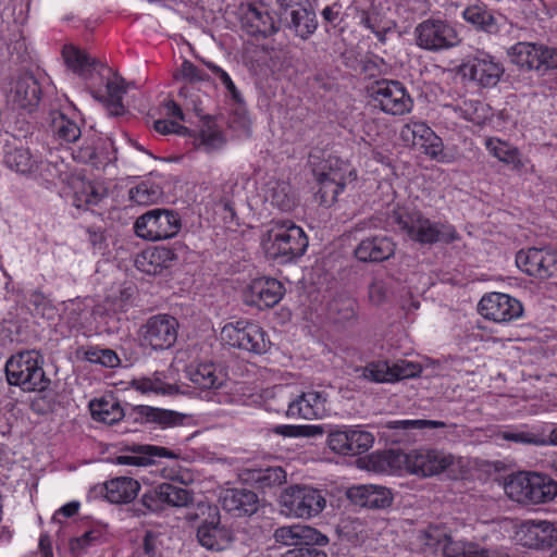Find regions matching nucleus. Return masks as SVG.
I'll return each mask as SVG.
<instances>
[{"label":"nucleus","mask_w":557,"mask_h":557,"mask_svg":"<svg viewBox=\"0 0 557 557\" xmlns=\"http://www.w3.org/2000/svg\"><path fill=\"white\" fill-rule=\"evenodd\" d=\"M386 227L421 245L453 243L459 239L456 228L441 221H432L420 210L406 206H394L386 213Z\"/></svg>","instance_id":"1"},{"label":"nucleus","mask_w":557,"mask_h":557,"mask_svg":"<svg viewBox=\"0 0 557 557\" xmlns=\"http://www.w3.org/2000/svg\"><path fill=\"white\" fill-rule=\"evenodd\" d=\"M305 231L290 220H273L261 235V247L267 258L280 264L296 261L308 248Z\"/></svg>","instance_id":"2"},{"label":"nucleus","mask_w":557,"mask_h":557,"mask_svg":"<svg viewBox=\"0 0 557 557\" xmlns=\"http://www.w3.org/2000/svg\"><path fill=\"white\" fill-rule=\"evenodd\" d=\"M42 364L44 357L37 350H24L13 355L5 362L8 383L27 392L47 389L50 380L46 376Z\"/></svg>","instance_id":"3"},{"label":"nucleus","mask_w":557,"mask_h":557,"mask_svg":"<svg viewBox=\"0 0 557 557\" xmlns=\"http://www.w3.org/2000/svg\"><path fill=\"white\" fill-rule=\"evenodd\" d=\"M505 493L517 503L543 504L557 496V482L546 474L519 472L505 483Z\"/></svg>","instance_id":"4"},{"label":"nucleus","mask_w":557,"mask_h":557,"mask_svg":"<svg viewBox=\"0 0 557 557\" xmlns=\"http://www.w3.org/2000/svg\"><path fill=\"white\" fill-rule=\"evenodd\" d=\"M416 45L430 52H441L458 47L461 37L457 28L443 18L429 17L413 30Z\"/></svg>","instance_id":"5"},{"label":"nucleus","mask_w":557,"mask_h":557,"mask_svg":"<svg viewBox=\"0 0 557 557\" xmlns=\"http://www.w3.org/2000/svg\"><path fill=\"white\" fill-rule=\"evenodd\" d=\"M280 503L288 516L310 519L322 512L326 498L322 490L309 485H293L284 491Z\"/></svg>","instance_id":"6"},{"label":"nucleus","mask_w":557,"mask_h":557,"mask_svg":"<svg viewBox=\"0 0 557 557\" xmlns=\"http://www.w3.org/2000/svg\"><path fill=\"white\" fill-rule=\"evenodd\" d=\"M181 230L180 215L168 209H152L138 216L135 234L146 240H163L175 236Z\"/></svg>","instance_id":"7"},{"label":"nucleus","mask_w":557,"mask_h":557,"mask_svg":"<svg viewBox=\"0 0 557 557\" xmlns=\"http://www.w3.org/2000/svg\"><path fill=\"white\" fill-rule=\"evenodd\" d=\"M221 338L234 348L257 355L267 352L271 344L261 326L245 320L225 324L221 330Z\"/></svg>","instance_id":"8"},{"label":"nucleus","mask_w":557,"mask_h":557,"mask_svg":"<svg viewBox=\"0 0 557 557\" xmlns=\"http://www.w3.org/2000/svg\"><path fill=\"white\" fill-rule=\"evenodd\" d=\"M508 55L513 64L528 71L557 70V47L520 41L508 49Z\"/></svg>","instance_id":"9"},{"label":"nucleus","mask_w":557,"mask_h":557,"mask_svg":"<svg viewBox=\"0 0 557 557\" xmlns=\"http://www.w3.org/2000/svg\"><path fill=\"white\" fill-rule=\"evenodd\" d=\"M370 95L374 106L387 114L403 115L412 108L411 97L398 81H377L371 86Z\"/></svg>","instance_id":"10"},{"label":"nucleus","mask_w":557,"mask_h":557,"mask_svg":"<svg viewBox=\"0 0 557 557\" xmlns=\"http://www.w3.org/2000/svg\"><path fill=\"white\" fill-rule=\"evenodd\" d=\"M460 72L478 86L491 88L498 84L505 69L494 55L476 50L463 61Z\"/></svg>","instance_id":"11"},{"label":"nucleus","mask_w":557,"mask_h":557,"mask_svg":"<svg viewBox=\"0 0 557 557\" xmlns=\"http://www.w3.org/2000/svg\"><path fill=\"white\" fill-rule=\"evenodd\" d=\"M516 264L530 276L541 280L557 276V251L547 248L531 247L516 255Z\"/></svg>","instance_id":"12"},{"label":"nucleus","mask_w":557,"mask_h":557,"mask_svg":"<svg viewBox=\"0 0 557 557\" xmlns=\"http://www.w3.org/2000/svg\"><path fill=\"white\" fill-rule=\"evenodd\" d=\"M399 137L405 146L420 149L431 159H438L443 153V141L424 122L410 120L403 125Z\"/></svg>","instance_id":"13"},{"label":"nucleus","mask_w":557,"mask_h":557,"mask_svg":"<svg viewBox=\"0 0 557 557\" xmlns=\"http://www.w3.org/2000/svg\"><path fill=\"white\" fill-rule=\"evenodd\" d=\"M178 321L169 314H157L141 326L145 345L154 350L171 348L177 339Z\"/></svg>","instance_id":"14"},{"label":"nucleus","mask_w":557,"mask_h":557,"mask_svg":"<svg viewBox=\"0 0 557 557\" xmlns=\"http://www.w3.org/2000/svg\"><path fill=\"white\" fill-rule=\"evenodd\" d=\"M329 395L324 391L308 389L287 401L285 414L290 419L315 420L327 412Z\"/></svg>","instance_id":"15"},{"label":"nucleus","mask_w":557,"mask_h":557,"mask_svg":"<svg viewBox=\"0 0 557 557\" xmlns=\"http://www.w3.org/2000/svg\"><path fill=\"white\" fill-rule=\"evenodd\" d=\"M453 456L436 449H416L404 455L406 469L417 475L438 474L453 465Z\"/></svg>","instance_id":"16"},{"label":"nucleus","mask_w":557,"mask_h":557,"mask_svg":"<svg viewBox=\"0 0 557 557\" xmlns=\"http://www.w3.org/2000/svg\"><path fill=\"white\" fill-rule=\"evenodd\" d=\"M285 294L284 285L273 277H258L245 288L243 297L248 306L268 309L276 306Z\"/></svg>","instance_id":"17"},{"label":"nucleus","mask_w":557,"mask_h":557,"mask_svg":"<svg viewBox=\"0 0 557 557\" xmlns=\"http://www.w3.org/2000/svg\"><path fill=\"white\" fill-rule=\"evenodd\" d=\"M479 312L485 319L504 323L519 318L523 312V308L518 299L507 294L491 293L483 296L480 300Z\"/></svg>","instance_id":"18"},{"label":"nucleus","mask_w":557,"mask_h":557,"mask_svg":"<svg viewBox=\"0 0 557 557\" xmlns=\"http://www.w3.org/2000/svg\"><path fill=\"white\" fill-rule=\"evenodd\" d=\"M196 537L198 543L211 552H221L231 546L234 534L226 525L221 524L220 515L216 508L208 519L200 522L197 528Z\"/></svg>","instance_id":"19"},{"label":"nucleus","mask_w":557,"mask_h":557,"mask_svg":"<svg viewBox=\"0 0 557 557\" xmlns=\"http://www.w3.org/2000/svg\"><path fill=\"white\" fill-rule=\"evenodd\" d=\"M329 171H322L318 174V182L320 185L318 194L320 195L321 203L331 206L334 203L338 195L346 186V175H351L348 166L339 160L329 161Z\"/></svg>","instance_id":"20"},{"label":"nucleus","mask_w":557,"mask_h":557,"mask_svg":"<svg viewBox=\"0 0 557 557\" xmlns=\"http://www.w3.org/2000/svg\"><path fill=\"white\" fill-rule=\"evenodd\" d=\"M273 537L276 543L285 546H324L329 543L326 535L314 528L304 524L280 527L274 531Z\"/></svg>","instance_id":"21"},{"label":"nucleus","mask_w":557,"mask_h":557,"mask_svg":"<svg viewBox=\"0 0 557 557\" xmlns=\"http://www.w3.org/2000/svg\"><path fill=\"white\" fill-rule=\"evenodd\" d=\"M519 542L530 548L550 547L557 543V523L529 520L517 532Z\"/></svg>","instance_id":"22"},{"label":"nucleus","mask_w":557,"mask_h":557,"mask_svg":"<svg viewBox=\"0 0 557 557\" xmlns=\"http://www.w3.org/2000/svg\"><path fill=\"white\" fill-rule=\"evenodd\" d=\"M347 497L355 505L369 509H385L393 503L389 488L373 484L351 486L347 491Z\"/></svg>","instance_id":"23"},{"label":"nucleus","mask_w":557,"mask_h":557,"mask_svg":"<svg viewBox=\"0 0 557 557\" xmlns=\"http://www.w3.org/2000/svg\"><path fill=\"white\" fill-rule=\"evenodd\" d=\"M242 27L251 36L268 37L278 30L274 15L264 5L250 4L242 16Z\"/></svg>","instance_id":"24"},{"label":"nucleus","mask_w":557,"mask_h":557,"mask_svg":"<svg viewBox=\"0 0 557 557\" xmlns=\"http://www.w3.org/2000/svg\"><path fill=\"white\" fill-rule=\"evenodd\" d=\"M126 450L132 455L115 457L116 465L144 467L154 462L157 458L176 459L178 457L177 453L156 445L133 444L127 446Z\"/></svg>","instance_id":"25"},{"label":"nucleus","mask_w":557,"mask_h":557,"mask_svg":"<svg viewBox=\"0 0 557 557\" xmlns=\"http://www.w3.org/2000/svg\"><path fill=\"white\" fill-rule=\"evenodd\" d=\"M220 502L223 509L237 517L252 516L259 509L258 495L248 488H227L222 492Z\"/></svg>","instance_id":"26"},{"label":"nucleus","mask_w":557,"mask_h":557,"mask_svg":"<svg viewBox=\"0 0 557 557\" xmlns=\"http://www.w3.org/2000/svg\"><path fill=\"white\" fill-rule=\"evenodd\" d=\"M396 244L392 238L377 235L362 239L355 249L356 258L361 262H382L395 255Z\"/></svg>","instance_id":"27"},{"label":"nucleus","mask_w":557,"mask_h":557,"mask_svg":"<svg viewBox=\"0 0 557 557\" xmlns=\"http://www.w3.org/2000/svg\"><path fill=\"white\" fill-rule=\"evenodd\" d=\"M186 374L195 387L199 389H219L226 382L224 371L212 361H201L190 364Z\"/></svg>","instance_id":"28"},{"label":"nucleus","mask_w":557,"mask_h":557,"mask_svg":"<svg viewBox=\"0 0 557 557\" xmlns=\"http://www.w3.org/2000/svg\"><path fill=\"white\" fill-rule=\"evenodd\" d=\"M447 424L444 421L437 420H394L384 424V428L393 431L396 442L410 443L416 441L417 432L432 429H444Z\"/></svg>","instance_id":"29"},{"label":"nucleus","mask_w":557,"mask_h":557,"mask_svg":"<svg viewBox=\"0 0 557 557\" xmlns=\"http://www.w3.org/2000/svg\"><path fill=\"white\" fill-rule=\"evenodd\" d=\"M282 21L286 29L302 40L310 38L318 28L315 13L306 5L292 10L289 14L282 16Z\"/></svg>","instance_id":"30"},{"label":"nucleus","mask_w":557,"mask_h":557,"mask_svg":"<svg viewBox=\"0 0 557 557\" xmlns=\"http://www.w3.org/2000/svg\"><path fill=\"white\" fill-rule=\"evenodd\" d=\"M140 490V484L129 476H116L103 483L104 497L111 504H128Z\"/></svg>","instance_id":"31"},{"label":"nucleus","mask_w":557,"mask_h":557,"mask_svg":"<svg viewBox=\"0 0 557 557\" xmlns=\"http://www.w3.org/2000/svg\"><path fill=\"white\" fill-rule=\"evenodd\" d=\"M175 259L176 255L172 249L154 247L144 251L136 259V265L140 271L149 275H158L163 269L169 268Z\"/></svg>","instance_id":"32"},{"label":"nucleus","mask_w":557,"mask_h":557,"mask_svg":"<svg viewBox=\"0 0 557 557\" xmlns=\"http://www.w3.org/2000/svg\"><path fill=\"white\" fill-rule=\"evenodd\" d=\"M497 437L522 445L557 446V428L553 429L548 435L524 429H510L499 431Z\"/></svg>","instance_id":"33"},{"label":"nucleus","mask_w":557,"mask_h":557,"mask_svg":"<svg viewBox=\"0 0 557 557\" xmlns=\"http://www.w3.org/2000/svg\"><path fill=\"white\" fill-rule=\"evenodd\" d=\"M62 57L66 66L84 79L91 76L97 65H102L96 59L90 58L84 50L72 45L63 47Z\"/></svg>","instance_id":"34"},{"label":"nucleus","mask_w":557,"mask_h":557,"mask_svg":"<svg viewBox=\"0 0 557 557\" xmlns=\"http://www.w3.org/2000/svg\"><path fill=\"white\" fill-rule=\"evenodd\" d=\"M107 95L92 92V97L102 102L111 115H121L124 113L123 97L126 94L124 78L115 75L106 84Z\"/></svg>","instance_id":"35"},{"label":"nucleus","mask_w":557,"mask_h":557,"mask_svg":"<svg viewBox=\"0 0 557 557\" xmlns=\"http://www.w3.org/2000/svg\"><path fill=\"white\" fill-rule=\"evenodd\" d=\"M89 408L94 420L107 424H114L125 417L120 401L112 396L91 400Z\"/></svg>","instance_id":"36"},{"label":"nucleus","mask_w":557,"mask_h":557,"mask_svg":"<svg viewBox=\"0 0 557 557\" xmlns=\"http://www.w3.org/2000/svg\"><path fill=\"white\" fill-rule=\"evenodd\" d=\"M49 131L60 145L75 143L82 135L79 125L61 112L51 113Z\"/></svg>","instance_id":"37"},{"label":"nucleus","mask_w":557,"mask_h":557,"mask_svg":"<svg viewBox=\"0 0 557 557\" xmlns=\"http://www.w3.org/2000/svg\"><path fill=\"white\" fill-rule=\"evenodd\" d=\"M462 17L476 30L488 34H495L498 32V25L495 16L483 3L467 7L462 12Z\"/></svg>","instance_id":"38"},{"label":"nucleus","mask_w":557,"mask_h":557,"mask_svg":"<svg viewBox=\"0 0 557 557\" xmlns=\"http://www.w3.org/2000/svg\"><path fill=\"white\" fill-rule=\"evenodd\" d=\"M129 416L134 417L136 422L158 423L163 426L173 425L178 420V414L175 411L144 405L133 407Z\"/></svg>","instance_id":"39"},{"label":"nucleus","mask_w":557,"mask_h":557,"mask_svg":"<svg viewBox=\"0 0 557 557\" xmlns=\"http://www.w3.org/2000/svg\"><path fill=\"white\" fill-rule=\"evenodd\" d=\"M4 162L10 169L21 174H33L39 166V160L25 147L10 148L5 153Z\"/></svg>","instance_id":"40"},{"label":"nucleus","mask_w":557,"mask_h":557,"mask_svg":"<svg viewBox=\"0 0 557 557\" xmlns=\"http://www.w3.org/2000/svg\"><path fill=\"white\" fill-rule=\"evenodd\" d=\"M41 89L32 75L20 78L15 85L14 101L24 109L33 108L40 100Z\"/></svg>","instance_id":"41"},{"label":"nucleus","mask_w":557,"mask_h":557,"mask_svg":"<svg viewBox=\"0 0 557 557\" xmlns=\"http://www.w3.org/2000/svg\"><path fill=\"white\" fill-rule=\"evenodd\" d=\"M485 146L488 152L500 162L511 164L515 169L522 166L518 149L508 143L498 138H487Z\"/></svg>","instance_id":"42"},{"label":"nucleus","mask_w":557,"mask_h":557,"mask_svg":"<svg viewBox=\"0 0 557 557\" xmlns=\"http://www.w3.org/2000/svg\"><path fill=\"white\" fill-rule=\"evenodd\" d=\"M163 502L172 507H188L194 502L193 491L171 483L160 484Z\"/></svg>","instance_id":"43"},{"label":"nucleus","mask_w":557,"mask_h":557,"mask_svg":"<svg viewBox=\"0 0 557 557\" xmlns=\"http://www.w3.org/2000/svg\"><path fill=\"white\" fill-rule=\"evenodd\" d=\"M162 196L159 185L150 182H141L128 191L129 200L139 205L148 206L157 202Z\"/></svg>","instance_id":"44"},{"label":"nucleus","mask_w":557,"mask_h":557,"mask_svg":"<svg viewBox=\"0 0 557 557\" xmlns=\"http://www.w3.org/2000/svg\"><path fill=\"white\" fill-rule=\"evenodd\" d=\"M347 434L346 456L363 454L368 451L374 443V436L364 430L347 428Z\"/></svg>","instance_id":"45"},{"label":"nucleus","mask_w":557,"mask_h":557,"mask_svg":"<svg viewBox=\"0 0 557 557\" xmlns=\"http://www.w3.org/2000/svg\"><path fill=\"white\" fill-rule=\"evenodd\" d=\"M356 301L348 297L333 299L329 306L330 317L336 323L348 322L356 317Z\"/></svg>","instance_id":"46"},{"label":"nucleus","mask_w":557,"mask_h":557,"mask_svg":"<svg viewBox=\"0 0 557 557\" xmlns=\"http://www.w3.org/2000/svg\"><path fill=\"white\" fill-rule=\"evenodd\" d=\"M251 479L261 488L280 486L286 482V472L281 467H269L255 470Z\"/></svg>","instance_id":"47"},{"label":"nucleus","mask_w":557,"mask_h":557,"mask_svg":"<svg viewBox=\"0 0 557 557\" xmlns=\"http://www.w3.org/2000/svg\"><path fill=\"white\" fill-rule=\"evenodd\" d=\"M267 198L273 206L282 211H289L294 207V198L290 194V187L284 182H275L269 189Z\"/></svg>","instance_id":"48"},{"label":"nucleus","mask_w":557,"mask_h":557,"mask_svg":"<svg viewBox=\"0 0 557 557\" xmlns=\"http://www.w3.org/2000/svg\"><path fill=\"white\" fill-rule=\"evenodd\" d=\"M64 307L63 317L72 329H78L83 326L86 320L88 306L82 299H70Z\"/></svg>","instance_id":"49"},{"label":"nucleus","mask_w":557,"mask_h":557,"mask_svg":"<svg viewBox=\"0 0 557 557\" xmlns=\"http://www.w3.org/2000/svg\"><path fill=\"white\" fill-rule=\"evenodd\" d=\"M205 65L211 71L221 85L225 88L232 100L236 103H243L244 98L240 91L237 89L230 74L224 71L221 66L216 65L211 61H205Z\"/></svg>","instance_id":"50"},{"label":"nucleus","mask_w":557,"mask_h":557,"mask_svg":"<svg viewBox=\"0 0 557 557\" xmlns=\"http://www.w3.org/2000/svg\"><path fill=\"white\" fill-rule=\"evenodd\" d=\"M362 376L375 383H393L391 364L387 361L369 363L362 368Z\"/></svg>","instance_id":"51"},{"label":"nucleus","mask_w":557,"mask_h":557,"mask_svg":"<svg viewBox=\"0 0 557 557\" xmlns=\"http://www.w3.org/2000/svg\"><path fill=\"white\" fill-rule=\"evenodd\" d=\"M85 359L106 368H115L120 364L119 356L114 350L109 348L91 347L85 351Z\"/></svg>","instance_id":"52"},{"label":"nucleus","mask_w":557,"mask_h":557,"mask_svg":"<svg viewBox=\"0 0 557 557\" xmlns=\"http://www.w3.org/2000/svg\"><path fill=\"white\" fill-rule=\"evenodd\" d=\"M133 386L146 394V393H156V394H166L171 388L170 385L164 383L161 373H154L152 376H145L133 381Z\"/></svg>","instance_id":"53"},{"label":"nucleus","mask_w":557,"mask_h":557,"mask_svg":"<svg viewBox=\"0 0 557 557\" xmlns=\"http://www.w3.org/2000/svg\"><path fill=\"white\" fill-rule=\"evenodd\" d=\"M198 140L199 147L206 152L218 150L222 148L225 143L222 133L212 125H208L201 129Z\"/></svg>","instance_id":"54"},{"label":"nucleus","mask_w":557,"mask_h":557,"mask_svg":"<svg viewBox=\"0 0 557 557\" xmlns=\"http://www.w3.org/2000/svg\"><path fill=\"white\" fill-rule=\"evenodd\" d=\"M273 432L284 437H310L322 434L320 426L282 424L273 428Z\"/></svg>","instance_id":"55"},{"label":"nucleus","mask_w":557,"mask_h":557,"mask_svg":"<svg viewBox=\"0 0 557 557\" xmlns=\"http://www.w3.org/2000/svg\"><path fill=\"white\" fill-rule=\"evenodd\" d=\"M447 536L443 529L430 525L419 532L418 540L421 545L437 549L443 547Z\"/></svg>","instance_id":"56"},{"label":"nucleus","mask_w":557,"mask_h":557,"mask_svg":"<svg viewBox=\"0 0 557 557\" xmlns=\"http://www.w3.org/2000/svg\"><path fill=\"white\" fill-rule=\"evenodd\" d=\"M174 77L177 81H184L187 83H198L208 79V75L188 60L183 61Z\"/></svg>","instance_id":"57"},{"label":"nucleus","mask_w":557,"mask_h":557,"mask_svg":"<svg viewBox=\"0 0 557 557\" xmlns=\"http://www.w3.org/2000/svg\"><path fill=\"white\" fill-rule=\"evenodd\" d=\"M393 382L414 377L422 371L421 366L408 360H398L391 366Z\"/></svg>","instance_id":"58"},{"label":"nucleus","mask_w":557,"mask_h":557,"mask_svg":"<svg viewBox=\"0 0 557 557\" xmlns=\"http://www.w3.org/2000/svg\"><path fill=\"white\" fill-rule=\"evenodd\" d=\"M388 285L382 278H374L369 285L368 296L371 304L382 305L387 299Z\"/></svg>","instance_id":"59"},{"label":"nucleus","mask_w":557,"mask_h":557,"mask_svg":"<svg viewBox=\"0 0 557 557\" xmlns=\"http://www.w3.org/2000/svg\"><path fill=\"white\" fill-rule=\"evenodd\" d=\"M347 436V428L331 431L327 435L326 444L334 453L346 456Z\"/></svg>","instance_id":"60"},{"label":"nucleus","mask_w":557,"mask_h":557,"mask_svg":"<svg viewBox=\"0 0 557 557\" xmlns=\"http://www.w3.org/2000/svg\"><path fill=\"white\" fill-rule=\"evenodd\" d=\"M99 540L100 533L98 531L91 530L85 532L82 536L72 540L70 546L73 553L81 554L89 546H92L96 543H98Z\"/></svg>","instance_id":"61"},{"label":"nucleus","mask_w":557,"mask_h":557,"mask_svg":"<svg viewBox=\"0 0 557 557\" xmlns=\"http://www.w3.org/2000/svg\"><path fill=\"white\" fill-rule=\"evenodd\" d=\"M160 546V534L150 530L146 531L143 539L144 554L148 557H158L161 554Z\"/></svg>","instance_id":"62"},{"label":"nucleus","mask_w":557,"mask_h":557,"mask_svg":"<svg viewBox=\"0 0 557 557\" xmlns=\"http://www.w3.org/2000/svg\"><path fill=\"white\" fill-rule=\"evenodd\" d=\"M141 504L150 511H159L163 508V496L160 492V485L154 490L146 492L141 496Z\"/></svg>","instance_id":"63"},{"label":"nucleus","mask_w":557,"mask_h":557,"mask_svg":"<svg viewBox=\"0 0 557 557\" xmlns=\"http://www.w3.org/2000/svg\"><path fill=\"white\" fill-rule=\"evenodd\" d=\"M466 545L465 542L453 541L450 536H447L442 547L443 557H465Z\"/></svg>","instance_id":"64"}]
</instances>
